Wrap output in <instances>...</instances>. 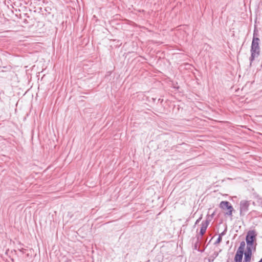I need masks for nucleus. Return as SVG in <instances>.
<instances>
[{
	"label": "nucleus",
	"mask_w": 262,
	"mask_h": 262,
	"mask_svg": "<svg viewBox=\"0 0 262 262\" xmlns=\"http://www.w3.org/2000/svg\"><path fill=\"white\" fill-rule=\"evenodd\" d=\"M257 36L258 33L256 32L255 30H254L250 50L251 56L249 58L251 62L254 60L255 58L257 57L260 54V49L259 45L260 39L257 37ZM250 64H251V63H250Z\"/></svg>",
	"instance_id": "1"
},
{
	"label": "nucleus",
	"mask_w": 262,
	"mask_h": 262,
	"mask_svg": "<svg viewBox=\"0 0 262 262\" xmlns=\"http://www.w3.org/2000/svg\"><path fill=\"white\" fill-rule=\"evenodd\" d=\"M257 233L255 230H249L246 235V241L247 245L256 247Z\"/></svg>",
	"instance_id": "2"
},
{
	"label": "nucleus",
	"mask_w": 262,
	"mask_h": 262,
	"mask_svg": "<svg viewBox=\"0 0 262 262\" xmlns=\"http://www.w3.org/2000/svg\"><path fill=\"white\" fill-rule=\"evenodd\" d=\"M220 207L227 211L224 212L225 216H229V202L228 201H222L220 204Z\"/></svg>",
	"instance_id": "3"
},
{
	"label": "nucleus",
	"mask_w": 262,
	"mask_h": 262,
	"mask_svg": "<svg viewBox=\"0 0 262 262\" xmlns=\"http://www.w3.org/2000/svg\"><path fill=\"white\" fill-rule=\"evenodd\" d=\"M196 241L194 245L193 249H195V250H197L199 252H203L204 251V250H205V249L204 248L203 249H198V244H199L200 240L202 241H201V242H202L203 243H205L206 241L205 240H203V238H200L199 235H196Z\"/></svg>",
	"instance_id": "4"
},
{
	"label": "nucleus",
	"mask_w": 262,
	"mask_h": 262,
	"mask_svg": "<svg viewBox=\"0 0 262 262\" xmlns=\"http://www.w3.org/2000/svg\"><path fill=\"white\" fill-rule=\"evenodd\" d=\"M249 207V203L248 201H242L240 203V210L241 212H245L248 210Z\"/></svg>",
	"instance_id": "5"
},
{
	"label": "nucleus",
	"mask_w": 262,
	"mask_h": 262,
	"mask_svg": "<svg viewBox=\"0 0 262 262\" xmlns=\"http://www.w3.org/2000/svg\"><path fill=\"white\" fill-rule=\"evenodd\" d=\"M227 231V226H226L224 231L222 232L220 234H219L218 238H217L216 241L214 242V245H216L219 244H220L222 240V237L223 236L225 235Z\"/></svg>",
	"instance_id": "6"
},
{
	"label": "nucleus",
	"mask_w": 262,
	"mask_h": 262,
	"mask_svg": "<svg viewBox=\"0 0 262 262\" xmlns=\"http://www.w3.org/2000/svg\"><path fill=\"white\" fill-rule=\"evenodd\" d=\"M252 249H253L254 251H255L256 250V246L247 245L246 250L244 254L250 255L252 256Z\"/></svg>",
	"instance_id": "7"
},
{
	"label": "nucleus",
	"mask_w": 262,
	"mask_h": 262,
	"mask_svg": "<svg viewBox=\"0 0 262 262\" xmlns=\"http://www.w3.org/2000/svg\"><path fill=\"white\" fill-rule=\"evenodd\" d=\"M207 228V226H205V225H204L202 223L201 227V229L200 230V233H199L200 235L203 236L204 234V233H205Z\"/></svg>",
	"instance_id": "8"
},
{
	"label": "nucleus",
	"mask_w": 262,
	"mask_h": 262,
	"mask_svg": "<svg viewBox=\"0 0 262 262\" xmlns=\"http://www.w3.org/2000/svg\"><path fill=\"white\" fill-rule=\"evenodd\" d=\"M252 256L250 255L244 254L243 262H251Z\"/></svg>",
	"instance_id": "9"
},
{
	"label": "nucleus",
	"mask_w": 262,
	"mask_h": 262,
	"mask_svg": "<svg viewBox=\"0 0 262 262\" xmlns=\"http://www.w3.org/2000/svg\"><path fill=\"white\" fill-rule=\"evenodd\" d=\"M212 217V216H208L206 220L205 221H203L202 222V224H203L204 225H205V226H207V227L208 226L210 221H211V218Z\"/></svg>",
	"instance_id": "10"
},
{
	"label": "nucleus",
	"mask_w": 262,
	"mask_h": 262,
	"mask_svg": "<svg viewBox=\"0 0 262 262\" xmlns=\"http://www.w3.org/2000/svg\"><path fill=\"white\" fill-rule=\"evenodd\" d=\"M245 247V243L244 241H242L240 243V246L238 247L237 251H239L244 252Z\"/></svg>",
	"instance_id": "11"
},
{
	"label": "nucleus",
	"mask_w": 262,
	"mask_h": 262,
	"mask_svg": "<svg viewBox=\"0 0 262 262\" xmlns=\"http://www.w3.org/2000/svg\"><path fill=\"white\" fill-rule=\"evenodd\" d=\"M202 216L201 215L196 221H195V225L198 224L200 221L201 220H202Z\"/></svg>",
	"instance_id": "12"
},
{
	"label": "nucleus",
	"mask_w": 262,
	"mask_h": 262,
	"mask_svg": "<svg viewBox=\"0 0 262 262\" xmlns=\"http://www.w3.org/2000/svg\"><path fill=\"white\" fill-rule=\"evenodd\" d=\"M233 210V207H232V206L230 205V215L232 214V211Z\"/></svg>",
	"instance_id": "13"
},
{
	"label": "nucleus",
	"mask_w": 262,
	"mask_h": 262,
	"mask_svg": "<svg viewBox=\"0 0 262 262\" xmlns=\"http://www.w3.org/2000/svg\"><path fill=\"white\" fill-rule=\"evenodd\" d=\"M156 100V98H152V101H153L154 102H155Z\"/></svg>",
	"instance_id": "14"
},
{
	"label": "nucleus",
	"mask_w": 262,
	"mask_h": 262,
	"mask_svg": "<svg viewBox=\"0 0 262 262\" xmlns=\"http://www.w3.org/2000/svg\"><path fill=\"white\" fill-rule=\"evenodd\" d=\"M48 9H50V8H48H48H45V10H46L47 11H48Z\"/></svg>",
	"instance_id": "15"
},
{
	"label": "nucleus",
	"mask_w": 262,
	"mask_h": 262,
	"mask_svg": "<svg viewBox=\"0 0 262 262\" xmlns=\"http://www.w3.org/2000/svg\"><path fill=\"white\" fill-rule=\"evenodd\" d=\"M48 9H50V8H48H48H45V10H46L47 11H48Z\"/></svg>",
	"instance_id": "16"
},
{
	"label": "nucleus",
	"mask_w": 262,
	"mask_h": 262,
	"mask_svg": "<svg viewBox=\"0 0 262 262\" xmlns=\"http://www.w3.org/2000/svg\"><path fill=\"white\" fill-rule=\"evenodd\" d=\"M158 101H160L161 102H162L163 101V99L161 100V99H159Z\"/></svg>",
	"instance_id": "17"
},
{
	"label": "nucleus",
	"mask_w": 262,
	"mask_h": 262,
	"mask_svg": "<svg viewBox=\"0 0 262 262\" xmlns=\"http://www.w3.org/2000/svg\"><path fill=\"white\" fill-rule=\"evenodd\" d=\"M226 262H229V257L228 258V259H227V261Z\"/></svg>",
	"instance_id": "18"
},
{
	"label": "nucleus",
	"mask_w": 262,
	"mask_h": 262,
	"mask_svg": "<svg viewBox=\"0 0 262 262\" xmlns=\"http://www.w3.org/2000/svg\"><path fill=\"white\" fill-rule=\"evenodd\" d=\"M213 237L211 238V239L209 241V243L208 244H209L210 243V242H211V241Z\"/></svg>",
	"instance_id": "19"
},
{
	"label": "nucleus",
	"mask_w": 262,
	"mask_h": 262,
	"mask_svg": "<svg viewBox=\"0 0 262 262\" xmlns=\"http://www.w3.org/2000/svg\"><path fill=\"white\" fill-rule=\"evenodd\" d=\"M229 243V241H228L227 242H226V244H228Z\"/></svg>",
	"instance_id": "20"
}]
</instances>
